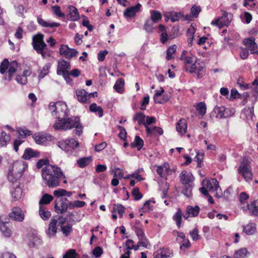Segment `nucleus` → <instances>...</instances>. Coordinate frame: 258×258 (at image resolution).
Masks as SVG:
<instances>
[{"label":"nucleus","mask_w":258,"mask_h":258,"mask_svg":"<svg viewBox=\"0 0 258 258\" xmlns=\"http://www.w3.org/2000/svg\"><path fill=\"white\" fill-rule=\"evenodd\" d=\"M53 199V197L48 194H44L39 201V205L42 206V204H48Z\"/></svg>","instance_id":"49530a36"},{"label":"nucleus","mask_w":258,"mask_h":258,"mask_svg":"<svg viewBox=\"0 0 258 258\" xmlns=\"http://www.w3.org/2000/svg\"><path fill=\"white\" fill-rule=\"evenodd\" d=\"M70 19L72 21H76L79 18V14L78 10L74 6L69 7Z\"/></svg>","instance_id":"f704fd0d"},{"label":"nucleus","mask_w":258,"mask_h":258,"mask_svg":"<svg viewBox=\"0 0 258 258\" xmlns=\"http://www.w3.org/2000/svg\"><path fill=\"white\" fill-rule=\"evenodd\" d=\"M238 172L241 174L247 182L252 180V173L249 162L247 161H243L238 168Z\"/></svg>","instance_id":"1a4fd4ad"},{"label":"nucleus","mask_w":258,"mask_h":258,"mask_svg":"<svg viewBox=\"0 0 258 258\" xmlns=\"http://www.w3.org/2000/svg\"><path fill=\"white\" fill-rule=\"evenodd\" d=\"M140 221L137 219L135 222V231L138 237L139 241L138 242V247L145 246V241L144 238V232L143 228L140 225Z\"/></svg>","instance_id":"4468645a"},{"label":"nucleus","mask_w":258,"mask_h":258,"mask_svg":"<svg viewBox=\"0 0 258 258\" xmlns=\"http://www.w3.org/2000/svg\"><path fill=\"white\" fill-rule=\"evenodd\" d=\"M187 209L188 214H190L191 217L197 216L200 211V208L198 206H196L195 207L188 206Z\"/></svg>","instance_id":"052dcab7"},{"label":"nucleus","mask_w":258,"mask_h":258,"mask_svg":"<svg viewBox=\"0 0 258 258\" xmlns=\"http://www.w3.org/2000/svg\"><path fill=\"white\" fill-rule=\"evenodd\" d=\"M43 35L42 34H37L33 37L32 44L34 49L39 54H41L43 58L48 56L49 55L44 51L47 45L44 42Z\"/></svg>","instance_id":"20e7f679"},{"label":"nucleus","mask_w":258,"mask_h":258,"mask_svg":"<svg viewBox=\"0 0 258 258\" xmlns=\"http://www.w3.org/2000/svg\"><path fill=\"white\" fill-rule=\"evenodd\" d=\"M157 172L161 178H166L167 175L173 172V170L170 168L168 163H164L157 167Z\"/></svg>","instance_id":"f3484780"},{"label":"nucleus","mask_w":258,"mask_h":258,"mask_svg":"<svg viewBox=\"0 0 258 258\" xmlns=\"http://www.w3.org/2000/svg\"><path fill=\"white\" fill-rule=\"evenodd\" d=\"M12 196L15 200L20 199L22 196V190L18 184L16 185L14 190L11 191Z\"/></svg>","instance_id":"a19ab883"},{"label":"nucleus","mask_w":258,"mask_h":258,"mask_svg":"<svg viewBox=\"0 0 258 258\" xmlns=\"http://www.w3.org/2000/svg\"><path fill=\"white\" fill-rule=\"evenodd\" d=\"M49 69L50 66L48 64H46L43 67L42 70H41L39 77L41 78H43L48 73Z\"/></svg>","instance_id":"774afa93"},{"label":"nucleus","mask_w":258,"mask_h":258,"mask_svg":"<svg viewBox=\"0 0 258 258\" xmlns=\"http://www.w3.org/2000/svg\"><path fill=\"white\" fill-rule=\"evenodd\" d=\"M41 175L46 185L51 188L59 186L60 180L66 178L60 168L52 165H48L42 168Z\"/></svg>","instance_id":"f257e3e1"},{"label":"nucleus","mask_w":258,"mask_h":258,"mask_svg":"<svg viewBox=\"0 0 258 258\" xmlns=\"http://www.w3.org/2000/svg\"><path fill=\"white\" fill-rule=\"evenodd\" d=\"M176 130L181 135H184L187 130V121L184 119H181L176 124Z\"/></svg>","instance_id":"c756f323"},{"label":"nucleus","mask_w":258,"mask_h":258,"mask_svg":"<svg viewBox=\"0 0 258 258\" xmlns=\"http://www.w3.org/2000/svg\"><path fill=\"white\" fill-rule=\"evenodd\" d=\"M174 221H175L176 224L178 228H179L181 225L182 213L179 208L178 209L177 211L175 213L173 217Z\"/></svg>","instance_id":"a18cd8bd"},{"label":"nucleus","mask_w":258,"mask_h":258,"mask_svg":"<svg viewBox=\"0 0 258 258\" xmlns=\"http://www.w3.org/2000/svg\"><path fill=\"white\" fill-rule=\"evenodd\" d=\"M192 184L184 185L181 192L187 197H190L192 195Z\"/></svg>","instance_id":"8fccbe9b"},{"label":"nucleus","mask_w":258,"mask_h":258,"mask_svg":"<svg viewBox=\"0 0 258 258\" xmlns=\"http://www.w3.org/2000/svg\"><path fill=\"white\" fill-rule=\"evenodd\" d=\"M248 209L251 215L258 216V200L254 201L250 205H247Z\"/></svg>","instance_id":"2f4dec72"},{"label":"nucleus","mask_w":258,"mask_h":258,"mask_svg":"<svg viewBox=\"0 0 258 258\" xmlns=\"http://www.w3.org/2000/svg\"><path fill=\"white\" fill-rule=\"evenodd\" d=\"M164 91L163 88H161L159 90H156L155 95H154V99L155 101L160 104H163L168 101V99H164L163 100H158V98L162 94V93Z\"/></svg>","instance_id":"5fc2aeb1"},{"label":"nucleus","mask_w":258,"mask_h":258,"mask_svg":"<svg viewBox=\"0 0 258 258\" xmlns=\"http://www.w3.org/2000/svg\"><path fill=\"white\" fill-rule=\"evenodd\" d=\"M48 108L51 112L52 115L57 118L58 121L69 115V111L67 104L64 102H51L49 104Z\"/></svg>","instance_id":"7ed1b4c3"},{"label":"nucleus","mask_w":258,"mask_h":258,"mask_svg":"<svg viewBox=\"0 0 258 258\" xmlns=\"http://www.w3.org/2000/svg\"><path fill=\"white\" fill-rule=\"evenodd\" d=\"M160 251L162 258H169L172 256L173 252L168 248H163L162 249H160Z\"/></svg>","instance_id":"bf43d9fd"},{"label":"nucleus","mask_w":258,"mask_h":258,"mask_svg":"<svg viewBox=\"0 0 258 258\" xmlns=\"http://www.w3.org/2000/svg\"><path fill=\"white\" fill-rule=\"evenodd\" d=\"M28 238V244L30 247H36L42 243L41 238L34 232L29 233Z\"/></svg>","instance_id":"6ab92c4d"},{"label":"nucleus","mask_w":258,"mask_h":258,"mask_svg":"<svg viewBox=\"0 0 258 258\" xmlns=\"http://www.w3.org/2000/svg\"><path fill=\"white\" fill-rule=\"evenodd\" d=\"M9 219L17 222H22L25 215L21 209L18 207H14L9 214Z\"/></svg>","instance_id":"ddd939ff"},{"label":"nucleus","mask_w":258,"mask_h":258,"mask_svg":"<svg viewBox=\"0 0 258 258\" xmlns=\"http://www.w3.org/2000/svg\"><path fill=\"white\" fill-rule=\"evenodd\" d=\"M134 119L137 121L140 125L145 126V115L142 113L139 112L135 115Z\"/></svg>","instance_id":"13d9d810"},{"label":"nucleus","mask_w":258,"mask_h":258,"mask_svg":"<svg viewBox=\"0 0 258 258\" xmlns=\"http://www.w3.org/2000/svg\"><path fill=\"white\" fill-rule=\"evenodd\" d=\"M40 156V153L31 148H27L25 149L23 158L26 160H29L31 158H36Z\"/></svg>","instance_id":"cd10ccee"},{"label":"nucleus","mask_w":258,"mask_h":258,"mask_svg":"<svg viewBox=\"0 0 258 258\" xmlns=\"http://www.w3.org/2000/svg\"><path fill=\"white\" fill-rule=\"evenodd\" d=\"M143 171H144L143 168L139 169L136 172H135V173H133L132 174H130V175H128L126 176L125 177H124V178L125 179H129L131 177H132V178H135V179H137L139 181H140L141 180H143V178L141 177L142 175L140 173L141 172H143Z\"/></svg>","instance_id":"3c124183"},{"label":"nucleus","mask_w":258,"mask_h":258,"mask_svg":"<svg viewBox=\"0 0 258 258\" xmlns=\"http://www.w3.org/2000/svg\"><path fill=\"white\" fill-rule=\"evenodd\" d=\"M90 110L92 112H97L99 117H102L103 114V110L102 108L97 106L96 103H93L90 106Z\"/></svg>","instance_id":"de8ad7c7"},{"label":"nucleus","mask_w":258,"mask_h":258,"mask_svg":"<svg viewBox=\"0 0 258 258\" xmlns=\"http://www.w3.org/2000/svg\"><path fill=\"white\" fill-rule=\"evenodd\" d=\"M76 95L78 101L83 103L87 102L90 99L88 93L83 89L77 90Z\"/></svg>","instance_id":"bb28decb"},{"label":"nucleus","mask_w":258,"mask_h":258,"mask_svg":"<svg viewBox=\"0 0 258 258\" xmlns=\"http://www.w3.org/2000/svg\"><path fill=\"white\" fill-rule=\"evenodd\" d=\"M165 17H166L167 18H170L171 21L173 22L177 21L179 20V18L181 16V14L180 13H174V12H171L169 13L168 14H166L164 15Z\"/></svg>","instance_id":"603ef678"},{"label":"nucleus","mask_w":258,"mask_h":258,"mask_svg":"<svg viewBox=\"0 0 258 258\" xmlns=\"http://www.w3.org/2000/svg\"><path fill=\"white\" fill-rule=\"evenodd\" d=\"M61 231L66 236H69L73 231L72 226L71 225H67L61 226Z\"/></svg>","instance_id":"e2e57ef3"},{"label":"nucleus","mask_w":258,"mask_h":258,"mask_svg":"<svg viewBox=\"0 0 258 258\" xmlns=\"http://www.w3.org/2000/svg\"><path fill=\"white\" fill-rule=\"evenodd\" d=\"M243 231L248 235H251L256 232V226L254 223H251L243 226Z\"/></svg>","instance_id":"473e14b6"},{"label":"nucleus","mask_w":258,"mask_h":258,"mask_svg":"<svg viewBox=\"0 0 258 258\" xmlns=\"http://www.w3.org/2000/svg\"><path fill=\"white\" fill-rule=\"evenodd\" d=\"M92 160V159L91 156L84 157L79 159L77 161V163L79 167L83 168L89 164L91 162Z\"/></svg>","instance_id":"79ce46f5"},{"label":"nucleus","mask_w":258,"mask_h":258,"mask_svg":"<svg viewBox=\"0 0 258 258\" xmlns=\"http://www.w3.org/2000/svg\"><path fill=\"white\" fill-rule=\"evenodd\" d=\"M243 44L246 46L249 50H251V53H256L258 54V50H257V46L255 42V38L253 37H250L247 39H244L243 41Z\"/></svg>","instance_id":"aec40b11"},{"label":"nucleus","mask_w":258,"mask_h":258,"mask_svg":"<svg viewBox=\"0 0 258 258\" xmlns=\"http://www.w3.org/2000/svg\"><path fill=\"white\" fill-rule=\"evenodd\" d=\"M78 254L74 249L69 250L63 256L62 258H78Z\"/></svg>","instance_id":"0e129e2a"},{"label":"nucleus","mask_w":258,"mask_h":258,"mask_svg":"<svg viewBox=\"0 0 258 258\" xmlns=\"http://www.w3.org/2000/svg\"><path fill=\"white\" fill-rule=\"evenodd\" d=\"M9 62L7 59H5L0 65V73L4 74L6 73L9 66Z\"/></svg>","instance_id":"680f3d73"},{"label":"nucleus","mask_w":258,"mask_h":258,"mask_svg":"<svg viewBox=\"0 0 258 258\" xmlns=\"http://www.w3.org/2000/svg\"><path fill=\"white\" fill-rule=\"evenodd\" d=\"M19 133V139L15 140L14 141V149L16 152L18 151L19 146L23 142V141L20 140L21 138H24L27 136H29L31 134L30 131L27 129L20 128L18 130Z\"/></svg>","instance_id":"dca6fc26"},{"label":"nucleus","mask_w":258,"mask_h":258,"mask_svg":"<svg viewBox=\"0 0 258 258\" xmlns=\"http://www.w3.org/2000/svg\"><path fill=\"white\" fill-rule=\"evenodd\" d=\"M11 139L10 136L5 132H2L0 135V147L5 146Z\"/></svg>","instance_id":"c03bdc74"},{"label":"nucleus","mask_w":258,"mask_h":258,"mask_svg":"<svg viewBox=\"0 0 258 258\" xmlns=\"http://www.w3.org/2000/svg\"><path fill=\"white\" fill-rule=\"evenodd\" d=\"M196 109L199 112V113L202 116H203L206 114V106L204 102L199 103L196 106Z\"/></svg>","instance_id":"6e6d98bb"},{"label":"nucleus","mask_w":258,"mask_h":258,"mask_svg":"<svg viewBox=\"0 0 258 258\" xmlns=\"http://www.w3.org/2000/svg\"><path fill=\"white\" fill-rule=\"evenodd\" d=\"M78 53L75 49L70 48L67 45H61L59 48L60 54L70 59L76 56Z\"/></svg>","instance_id":"2eb2a0df"},{"label":"nucleus","mask_w":258,"mask_h":258,"mask_svg":"<svg viewBox=\"0 0 258 258\" xmlns=\"http://www.w3.org/2000/svg\"><path fill=\"white\" fill-rule=\"evenodd\" d=\"M17 67L18 63L16 61H13L10 63L8 75L5 77L6 80H11L12 76L17 71Z\"/></svg>","instance_id":"7c9ffc66"},{"label":"nucleus","mask_w":258,"mask_h":258,"mask_svg":"<svg viewBox=\"0 0 258 258\" xmlns=\"http://www.w3.org/2000/svg\"><path fill=\"white\" fill-rule=\"evenodd\" d=\"M163 130L162 128L156 126H149L146 125V137L148 136H156L157 135H162Z\"/></svg>","instance_id":"393cba45"},{"label":"nucleus","mask_w":258,"mask_h":258,"mask_svg":"<svg viewBox=\"0 0 258 258\" xmlns=\"http://www.w3.org/2000/svg\"><path fill=\"white\" fill-rule=\"evenodd\" d=\"M21 177H17V175L15 174L14 172H12L11 171H9V173L8 175V179L9 181L10 182L14 183L15 182L16 183H17V180L20 178ZM17 184H16L17 185Z\"/></svg>","instance_id":"69168bd1"},{"label":"nucleus","mask_w":258,"mask_h":258,"mask_svg":"<svg viewBox=\"0 0 258 258\" xmlns=\"http://www.w3.org/2000/svg\"><path fill=\"white\" fill-rule=\"evenodd\" d=\"M180 179L183 185L193 184L194 177L192 174L185 170L182 171L180 174Z\"/></svg>","instance_id":"412c9836"},{"label":"nucleus","mask_w":258,"mask_h":258,"mask_svg":"<svg viewBox=\"0 0 258 258\" xmlns=\"http://www.w3.org/2000/svg\"><path fill=\"white\" fill-rule=\"evenodd\" d=\"M249 255V252L245 248H241L235 252L234 257L235 258H244Z\"/></svg>","instance_id":"ea45409f"},{"label":"nucleus","mask_w":258,"mask_h":258,"mask_svg":"<svg viewBox=\"0 0 258 258\" xmlns=\"http://www.w3.org/2000/svg\"><path fill=\"white\" fill-rule=\"evenodd\" d=\"M185 71L190 74H195L198 79L203 77L205 75V65L203 62H197L191 67H185Z\"/></svg>","instance_id":"6e6552de"},{"label":"nucleus","mask_w":258,"mask_h":258,"mask_svg":"<svg viewBox=\"0 0 258 258\" xmlns=\"http://www.w3.org/2000/svg\"><path fill=\"white\" fill-rule=\"evenodd\" d=\"M37 22L39 25L44 27H57L60 26V24L58 23L52 22L49 23L44 21L40 16L37 17Z\"/></svg>","instance_id":"72a5a7b5"},{"label":"nucleus","mask_w":258,"mask_h":258,"mask_svg":"<svg viewBox=\"0 0 258 258\" xmlns=\"http://www.w3.org/2000/svg\"><path fill=\"white\" fill-rule=\"evenodd\" d=\"M79 145V142L74 139L67 140H62L57 143V146L62 150L65 151L69 154L73 152V150Z\"/></svg>","instance_id":"0eeeda50"},{"label":"nucleus","mask_w":258,"mask_h":258,"mask_svg":"<svg viewBox=\"0 0 258 258\" xmlns=\"http://www.w3.org/2000/svg\"><path fill=\"white\" fill-rule=\"evenodd\" d=\"M48 137L46 135L38 134L35 135L34 139L37 144H43L48 140Z\"/></svg>","instance_id":"37998d69"},{"label":"nucleus","mask_w":258,"mask_h":258,"mask_svg":"<svg viewBox=\"0 0 258 258\" xmlns=\"http://www.w3.org/2000/svg\"><path fill=\"white\" fill-rule=\"evenodd\" d=\"M0 231L6 237H10L12 234V223L6 215L0 216Z\"/></svg>","instance_id":"423d86ee"},{"label":"nucleus","mask_w":258,"mask_h":258,"mask_svg":"<svg viewBox=\"0 0 258 258\" xmlns=\"http://www.w3.org/2000/svg\"><path fill=\"white\" fill-rule=\"evenodd\" d=\"M27 167V165L23 161H16L10 167L9 171L15 173L17 177H21Z\"/></svg>","instance_id":"f8f14e48"},{"label":"nucleus","mask_w":258,"mask_h":258,"mask_svg":"<svg viewBox=\"0 0 258 258\" xmlns=\"http://www.w3.org/2000/svg\"><path fill=\"white\" fill-rule=\"evenodd\" d=\"M57 219H54V218H53L51 220L47 232V234L48 235L49 237L53 236L55 235L57 231Z\"/></svg>","instance_id":"c85d7f7f"},{"label":"nucleus","mask_w":258,"mask_h":258,"mask_svg":"<svg viewBox=\"0 0 258 258\" xmlns=\"http://www.w3.org/2000/svg\"><path fill=\"white\" fill-rule=\"evenodd\" d=\"M117 213L120 217H122L124 212V207L120 204L114 205L112 213Z\"/></svg>","instance_id":"864d4df0"},{"label":"nucleus","mask_w":258,"mask_h":258,"mask_svg":"<svg viewBox=\"0 0 258 258\" xmlns=\"http://www.w3.org/2000/svg\"><path fill=\"white\" fill-rule=\"evenodd\" d=\"M181 59L183 61L185 67H191L197 62V58L195 56L188 55L184 56L183 53L181 55Z\"/></svg>","instance_id":"a878e982"},{"label":"nucleus","mask_w":258,"mask_h":258,"mask_svg":"<svg viewBox=\"0 0 258 258\" xmlns=\"http://www.w3.org/2000/svg\"><path fill=\"white\" fill-rule=\"evenodd\" d=\"M144 145V141L139 136H136L134 142L131 144L132 148L136 147L138 150H140Z\"/></svg>","instance_id":"c9c22d12"},{"label":"nucleus","mask_w":258,"mask_h":258,"mask_svg":"<svg viewBox=\"0 0 258 258\" xmlns=\"http://www.w3.org/2000/svg\"><path fill=\"white\" fill-rule=\"evenodd\" d=\"M39 214L43 220H48L51 216V213L48 210H46L42 206H40Z\"/></svg>","instance_id":"e433bc0d"},{"label":"nucleus","mask_w":258,"mask_h":258,"mask_svg":"<svg viewBox=\"0 0 258 258\" xmlns=\"http://www.w3.org/2000/svg\"><path fill=\"white\" fill-rule=\"evenodd\" d=\"M196 32V29L194 26H191L187 31V42L188 45L191 46L194 38V35Z\"/></svg>","instance_id":"4c0bfd02"},{"label":"nucleus","mask_w":258,"mask_h":258,"mask_svg":"<svg viewBox=\"0 0 258 258\" xmlns=\"http://www.w3.org/2000/svg\"><path fill=\"white\" fill-rule=\"evenodd\" d=\"M132 195L135 200H139L143 197V195L140 192L138 188H135L132 191Z\"/></svg>","instance_id":"338daca9"},{"label":"nucleus","mask_w":258,"mask_h":258,"mask_svg":"<svg viewBox=\"0 0 258 258\" xmlns=\"http://www.w3.org/2000/svg\"><path fill=\"white\" fill-rule=\"evenodd\" d=\"M69 209V201L66 198H61L58 201H56L54 204V210L57 214H62Z\"/></svg>","instance_id":"9b49d317"},{"label":"nucleus","mask_w":258,"mask_h":258,"mask_svg":"<svg viewBox=\"0 0 258 258\" xmlns=\"http://www.w3.org/2000/svg\"><path fill=\"white\" fill-rule=\"evenodd\" d=\"M124 85V80L122 78L117 80L114 86V88L116 92L122 93L123 92V86Z\"/></svg>","instance_id":"58836bf2"},{"label":"nucleus","mask_w":258,"mask_h":258,"mask_svg":"<svg viewBox=\"0 0 258 258\" xmlns=\"http://www.w3.org/2000/svg\"><path fill=\"white\" fill-rule=\"evenodd\" d=\"M166 180L167 178H162V179H159L158 181L159 189L162 192L161 197L163 199L166 197L169 187V184L167 182Z\"/></svg>","instance_id":"b1692460"},{"label":"nucleus","mask_w":258,"mask_h":258,"mask_svg":"<svg viewBox=\"0 0 258 258\" xmlns=\"http://www.w3.org/2000/svg\"><path fill=\"white\" fill-rule=\"evenodd\" d=\"M53 126L56 130L67 131L75 128L73 133L80 136L83 133V127L80 122V117L73 116L70 117H65L62 119H59L54 123Z\"/></svg>","instance_id":"f03ea898"},{"label":"nucleus","mask_w":258,"mask_h":258,"mask_svg":"<svg viewBox=\"0 0 258 258\" xmlns=\"http://www.w3.org/2000/svg\"><path fill=\"white\" fill-rule=\"evenodd\" d=\"M71 68V65L69 62H68L63 59L58 61L57 74L58 75H62L69 72V70Z\"/></svg>","instance_id":"4be33fe9"},{"label":"nucleus","mask_w":258,"mask_h":258,"mask_svg":"<svg viewBox=\"0 0 258 258\" xmlns=\"http://www.w3.org/2000/svg\"><path fill=\"white\" fill-rule=\"evenodd\" d=\"M230 109L224 106L216 107L214 108L212 114H215L216 117L218 118H226L231 115Z\"/></svg>","instance_id":"a211bd4d"},{"label":"nucleus","mask_w":258,"mask_h":258,"mask_svg":"<svg viewBox=\"0 0 258 258\" xmlns=\"http://www.w3.org/2000/svg\"><path fill=\"white\" fill-rule=\"evenodd\" d=\"M141 5L139 3L136 6L127 8L124 11L123 15L125 18H132L135 17L136 13L140 11Z\"/></svg>","instance_id":"5701e85b"},{"label":"nucleus","mask_w":258,"mask_h":258,"mask_svg":"<svg viewBox=\"0 0 258 258\" xmlns=\"http://www.w3.org/2000/svg\"><path fill=\"white\" fill-rule=\"evenodd\" d=\"M177 46L175 45H173L167 49L166 52V59L170 60L173 58L172 55L175 52Z\"/></svg>","instance_id":"4d7b16f0"},{"label":"nucleus","mask_w":258,"mask_h":258,"mask_svg":"<svg viewBox=\"0 0 258 258\" xmlns=\"http://www.w3.org/2000/svg\"><path fill=\"white\" fill-rule=\"evenodd\" d=\"M232 19V15L226 12H224L221 17L218 18L215 21H213L211 24L213 26H217L219 28L223 26H228Z\"/></svg>","instance_id":"9d476101"},{"label":"nucleus","mask_w":258,"mask_h":258,"mask_svg":"<svg viewBox=\"0 0 258 258\" xmlns=\"http://www.w3.org/2000/svg\"><path fill=\"white\" fill-rule=\"evenodd\" d=\"M85 202L80 201H75L74 202L69 201V209H74L76 208H81L85 205Z\"/></svg>","instance_id":"09e8293b"},{"label":"nucleus","mask_w":258,"mask_h":258,"mask_svg":"<svg viewBox=\"0 0 258 258\" xmlns=\"http://www.w3.org/2000/svg\"><path fill=\"white\" fill-rule=\"evenodd\" d=\"M203 184L211 192H215L214 196L219 198L222 195V190L219 185L218 180L216 178L210 180H203Z\"/></svg>","instance_id":"39448f33"}]
</instances>
